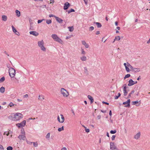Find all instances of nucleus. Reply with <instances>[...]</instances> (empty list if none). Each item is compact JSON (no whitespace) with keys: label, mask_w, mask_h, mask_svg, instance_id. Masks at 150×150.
<instances>
[{"label":"nucleus","mask_w":150,"mask_h":150,"mask_svg":"<svg viewBox=\"0 0 150 150\" xmlns=\"http://www.w3.org/2000/svg\"><path fill=\"white\" fill-rule=\"evenodd\" d=\"M51 37L55 41L61 44H63V41L56 34H53L51 35Z\"/></svg>","instance_id":"1"},{"label":"nucleus","mask_w":150,"mask_h":150,"mask_svg":"<svg viewBox=\"0 0 150 150\" xmlns=\"http://www.w3.org/2000/svg\"><path fill=\"white\" fill-rule=\"evenodd\" d=\"M23 117L22 114L21 113L17 112L14 115L13 120L15 121L19 120L22 119Z\"/></svg>","instance_id":"2"},{"label":"nucleus","mask_w":150,"mask_h":150,"mask_svg":"<svg viewBox=\"0 0 150 150\" xmlns=\"http://www.w3.org/2000/svg\"><path fill=\"white\" fill-rule=\"evenodd\" d=\"M38 47L40 48V49L43 52L46 51V48L44 46V42L43 40L39 41L38 42Z\"/></svg>","instance_id":"3"},{"label":"nucleus","mask_w":150,"mask_h":150,"mask_svg":"<svg viewBox=\"0 0 150 150\" xmlns=\"http://www.w3.org/2000/svg\"><path fill=\"white\" fill-rule=\"evenodd\" d=\"M60 92L64 97H67L69 95V93L68 91L64 88H61Z\"/></svg>","instance_id":"4"},{"label":"nucleus","mask_w":150,"mask_h":150,"mask_svg":"<svg viewBox=\"0 0 150 150\" xmlns=\"http://www.w3.org/2000/svg\"><path fill=\"white\" fill-rule=\"evenodd\" d=\"M9 73L11 78L13 77L16 75V71L13 68H10L9 69Z\"/></svg>","instance_id":"5"},{"label":"nucleus","mask_w":150,"mask_h":150,"mask_svg":"<svg viewBox=\"0 0 150 150\" xmlns=\"http://www.w3.org/2000/svg\"><path fill=\"white\" fill-rule=\"evenodd\" d=\"M60 116L61 117V120L59 116L57 117V120L60 123H63L64 121V118L63 115L62 114H60Z\"/></svg>","instance_id":"6"},{"label":"nucleus","mask_w":150,"mask_h":150,"mask_svg":"<svg viewBox=\"0 0 150 150\" xmlns=\"http://www.w3.org/2000/svg\"><path fill=\"white\" fill-rule=\"evenodd\" d=\"M26 121L25 120H24L20 123H18L16 124V126L20 128L21 127H23L25 126L26 125Z\"/></svg>","instance_id":"7"},{"label":"nucleus","mask_w":150,"mask_h":150,"mask_svg":"<svg viewBox=\"0 0 150 150\" xmlns=\"http://www.w3.org/2000/svg\"><path fill=\"white\" fill-rule=\"evenodd\" d=\"M130 100L129 99L127 101L123 102L122 104L123 105H125V107L129 108L130 106Z\"/></svg>","instance_id":"8"},{"label":"nucleus","mask_w":150,"mask_h":150,"mask_svg":"<svg viewBox=\"0 0 150 150\" xmlns=\"http://www.w3.org/2000/svg\"><path fill=\"white\" fill-rule=\"evenodd\" d=\"M141 133L140 132H138L134 136V138L136 140L139 139L140 137Z\"/></svg>","instance_id":"9"},{"label":"nucleus","mask_w":150,"mask_h":150,"mask_svg":"<svg viewBox=\"0 0 150 150\" xmlns=\"http://www.w3.org/2000/svg\"><path fill=\"white\" fill-rule=\"evenodd\" d=\"M132 103L133 105H135L137 106H139L141 104L140 100L139 101L137 100L132 101Z\"/></svg>","instance_id":"10"},{"label":"nucleus","mask_w":150,"mask_h":150,"mask_svg":"<svg viewBox=\"0 0 150 150\" xmlns=\"http://www.w3.org/2000/svg\"><path fill=\"white\" fill-rule=\"evenodd\" d=\"M80 59L83 62L86 61L87 59V57L85 55H82L80 57Z\"/></svg>","instance_id":"11"},{"label":"nucleus","mask_w":150,"mask_h":150,"mask_svg":"<svg viewBox=\"0 0 150 150\" xmlns=\"http://www.w3.org/2000/svg\"><path fill=\"white\" fill-rule=\"evenodd\" d=\"M81 43L82 44L85 46V47L86 48H88L89 47V45L87 43L86 41L84 40L82 41Z\"/></svg>","instance_id":"12"},{"label":"nucleus","mask_w":150,"mask_h":150,"mask_svg":"<svg viewBox=\"0 0 150 150\" xmlns=\"http://www.w3.org/2000/svg\"><path fill=\"white\" fill-rule=\"evenodd\" d=\"M70 6V4L69 3L67 2L65 3L64 4V10L67 9Z\"/></svg>","instance_id":"13"},{"label":"nucleus","mask_w":150,"mask_h":150,"mask_svg":"<svg viewBox=\"0 0 150 150\" xmlns=\"http://www.w3.org/2000/svg\"><path fill=\"white\" fill-rule=\"evenodd\" d=\"M30 35H33L37 36L39 35V33L35 31H31L29 32Z\"/></svg>","instance_id":"14"},{"label":"nucleus","mask_w":150,"mask_h":150,"mask_svg":"<svg viewBox=\"0 0 150 150\" xmlns=\"http://www.w3.org/2000/svg\"><path fill=\"white\" fill-rule=\"evenodd\" d=\"M116 147L113 142H111L110 143V149L112 150H114L116 149Z\"/></svg>","instance_id":"15"},{"label":"nucleus","mask_w":150,"mask_h":150,"mask_svg":"<svg viewBox=\"0 0 150 150\" xmlns=\"http://www.w3.org/2000/svg\"><path fill=\"white\" fill-rule=\"evenodd\" d=\"M129 83L128 85L129 86H131L134 85V81L132 79H130L128 81Z\"/></svg>","instance_id":"16"},{"label":"nucleus","mask_w":150,"mask_h":150,"mask_svg":"<svg viewBox=\"0 0 150 150\" xmlns=\"http://www.w3.org/2000/svg\"><path fill=\"white\" fill-rule=\"evenodd\" d=\"M18 138L20 140H26V137L24 135H20L18 137Z\"/></svg>","instance_id":"17"},{"label":"nucleus","mask_w":150,"mask_h":150,"mask_svg":"<svg viewBox=\"0 0 150 150\" xmlns=\"http://www.w3.org/2000/svg\"><path fill=\"white\" fill-rule=\"evenodd\" d=\"M55 18L56 20L59 23H62V22L63 21V20L62 19L57 17H55Z\"/></svg>","instance_id":"18"},{"label":"nucleus","mask_w":150,"mask_h":150,"mask_svg":"<svg viewBox=\"0 0 150 150\" xmlns=\"http://www.w3.org/2000/svg\"><path fill=\"white\" fill-rule=\"evenodd\" d=\"M38 99L39 100L42 101L44 99V97L42 95H39L38 96Z\"/></svg>","instance_id":"19"},{"label":"nucleus","mask_w":150,"mask_h":150,"mask_svg":"<svg viewBox=\"0 0 150 150\" xmlns=\"http://www.w3.org/2000/svg\"><path fill=\"white\" fill-rule=\"evenodd\" d=\"M132 70L135 72H137L140 71L139 68H134L133 67L132 69Z\"/></svg>","instance_id":"20"},{"label":"nucleus","mask_w":150,"mask_h":150,"mask_svg":"<svg viewBox=\"0 0 150 150\" xmlns=\"http://www.w3.org/2000/svg\"><path fill=\"white\" fill-rule=\"evenodd\" d=\"M16 15L18 17H19L21 16L20 12L18 10L15 11Z\"/></svg>","instance_id":"21"},{"label":"nucleus","mask_w":150,"mask_h":150,"mask_svg":"<svg viewBox=\"0 0 150 150\" xmlns=\"http://www.w3.org/2000/svg\"><path fill=\"white\" fill-rule=\"evenodd\" d=\"M88 98L90 100H91V103L93 102L94 100L93 99L91 96L88 95Z\"/></svg>","instance_id":"22"},{"label":"nucleus","mask_w":150,"mask_h":150,"mask_svg":"<svg viewBox=\"0 0 150 150\" xmlns=\"http://www.w3.org/2000/svg\"><path fill=\"white\" fill-rule=\"evenodd\" d=\"M124 65L125 67V69L126 71L127 72H129L130 71V69L127 66V64H126V63H124Z\"/></svg>","instance_id":"23"},{"label":"nucleus","mask_w":150,"mask_h":150,"mask_svg":"<svg viewBox=\"0 0 150 150\" xmlns=\"http://www.w3.org/2000/svg\"><path fill=\"white\" fill-rule=\"evenodd\" d=\"M2 20L4 21H6L7 20V17L6 16L2 15Z\"/></svg>","instance_id":"24"},{"label":"nucleus","mask_w":150,"mask_h":150,"mask_svg":"<svg viewBox=\"0 0 150 150\" xmlns=\"http://www.w3.org/2000/svg\"><path fill=\"white\" fill-rule=\"evenodd\" d=\"M84 73L86 75H88V71L87 68L86 67H85L84 68Z\"/></svg>","instance_id":"25"},{"label":"nucleus","mask_w":150,"mask_h":150,"mask_svg":"<svg viewBox=\"0 0 150 150\" xmlns=\"http://www.w3.org/2000/svg\"><path fill=\"white\" fill-rule=\"evenodd\" d=\"M5 90L4 87L2 86L0 88V92L2 93H3L5 92Z\"/></svg>","instance_id":"26"},{"label":"nucleus","mask_w":150,"mask_h":150,"mask_svg":"<svg viewBox=\"0 0 150 150\" xmlns=\"http://www.w3.org/2000/svg\"><path fill=\"white\" fill-rule=\"evenodd\" d=\"M120 39V37L119 36H117L115 37V38L114 39V41L113 42V43H114V42L115 40H117L119 41V40Z\"/></svg>","instance_id":"27"},{"label":"nucleus","mask_w":150,"mask_h":150,"mask_svg":"<svg viewBox=\"0 0 150 150\" xmlns=\"http://www.w3.org/2000/svg\"><path fill=\"white\" fill-rule=\"evenodd\" d=\"M134 91L133 90L130 93H129V94L128 95V96L127 97V98H129L131 96V95L134 93Z\"/></svg>","instance_id":"28"},{"label":"nucleus","mask_w":150,"mask_h":150,"mask_svg":"<svg viewBox=\"0 0 150 150\" xmlns=\"http://www.w3.org/2000/svg\"><path fill=\"white\" fill-rule=\"evenodd\" d=\"M94 23L96 24L98 28H100L102 26L101 23L99 22H95Z\"/></svg>","instance_id":"29"},{"label":"nucleus","mask_w":150,"mask_h":150,"mask_svg":"<svg viewBox=\"0 0 150 150\" xmlns=\"http://www.w3.org/2000/svg\"><path fill=\"white\" fill-rule=\"evenodd\" d=\"M50 133H48L46 135L45 137L48 140H49L50 138Z\"/></svg>","instance_id":"30"},{"label":"nucleus","mask_w":150,"mask_h":150,"mask_svg":"<svg viewBox=\"0 0 150 150\" xmlns=\"http://www.w3.org/2000/svg\"><path fill=\"white\" fill-rule=\"evenodd\" d=\"M81 54L82 55H85L86 54V52L84 51L83 49H81Z\"/></svg>","instance_id":"31"},{"label":"nucleus","mask_w":150,"mask_h":150,"mask_svg":"<svg viewBox=\"0 0 150 150\" xmlns=\"http://www.w3.org/2000/svg\"><path fill=\"white\" fill-rule=\"evenodd\" d=\"M68 28L69 29V31L70 32H72L74 30V28L73 26L69 27Z\"/></svg>","instance_id":"32"},{"label":"nucleus","mask_w":150,"mask_h":150,"mask_svg":"<svg viewBox=\"0 0 150 150\" xmlns=\"http://www.w3.org/2000/svg\"><path fill=\"white\" fill-rule=\"evenodd\" d=\"M33 146L35 147H38V143L37 142H33Z\"/></svg>","instance_id":"33"},{"label":"nucleus","mask_w":150,"mask_h":150,"mask_svg":"<svg viewBox=\"0 0 150 150\" xmlns=\"http://www.w3.org/2000/svg\"><path fill=\"white\" fill-rule=\"evenodd\" d=\"M5 79L4 77L3 76L0 79V83H2L4 81Z\"/></svg>","instance_id":"34"},{"label":"nucleus","mask_w":150,"mask_h":150,"mask_svg":"<svg viewBox=\"0 0 150 150\" xmlns=\"http://www.w3.org/2000/svg\"><path fill=\"white\" fill-rule=\"evenodd\" d=\"M127 66L131 70L133 67L128 62L127 63Z\"/></svg>","instance_id":"35"},{"label":"nucleus","mask_w":150,"mask_h":150,"mask_svg":"<svg viewBox=\"0 0 150 150\" xmlns=\"http://www.w3.org/2000/svg\"><path fill=\"white\" fill-rule=\"evenodd\" d=\"M127 66L131 70L133 67L128 62L127 63Z\"/></svg>","instance_id":"36"},{"label":"nucleus","mask_w":150,"mask_h":150,"mask_svg":"<svg viewBox=\"0 0 150 150\" xmlns=\"http://www.w3.org/2000/svg\"><path fill=\"white\" fill-rule=\"evenodd\" d=\"M64 130V126H62L61 127L59 128L58 129V130L59 132H61Z\"/></svg>","instance_id":"37"},{"label":"nucleus","mask_w":150,"mask_h":150,"mask_svg":"<svg viewBox=\"0 0 150 150\" xmlns=\"http://www.w3.org/2000/svg\"><path fill=\"white\" fill-rule=\"evenodd\" d=\"M118 96H115V99H117L120 96L121 94L120 93H118Z\"/></svg>","instance_id":"38"},{"label":"nucleus","mask_w":150,"mask_h":150,"mask_svg":"<svg viewBox=\"0 0 150 150\" xmlns=\"http://www.w3.org/2000/svg\"><path fill=\"white\" fill-rule=\"evenodd\" d=\"M12 30L13 31V32L14 33H16V32H17V30H16V29L14 27V26L13 25H12Z\"/></svg>","instance_id":"39"},{"label":"nucleus","mask_w":150,"mask_h":150,"mask_svg":"<svg viewBox=\"0 0 150 150\" xmlns=\"http://www.w3.org/2000/svg\"><path fill=\"white\" fill-rule=\"evenodd\" d=\"M52 23V21L50 20H46V23L48 24H50Z\"/></svg>","instance_id":"40"},{"label":"nucleus","mask_w":150,"mask_h":150,"mask_svg":"<svg viewBox=\"0 0 150 150\" xmlns=\"http://www.w3.org/2000/svg\"><path fill=\"white\" fill-rule=\"evenodd\" d=\"M130 76V75L129 74H127L126 75L124 78V79H125L126 78L129 77Z\"/></svg>","instance_id":"41"},{"label":"nucleus","mask_w":150,"mask_h":150,"mask_svg":"<svg viewBox=\"0 0 150 150\" xmlns=\"http://www.w3.org/2000/svg\"><path fill=\"white\" fill-rule=\"evenodd\" d=\"M74 11H75V10L74 9L71 8L70 10L68 11V13H69L72 12H74Z\"/></svg>","instance_id":"42"},{"label":"nucleus","mask_w":150,"mask_h":150,"mask_svg":"<svg viewBox=\"0 0 150 150\" xmlns=\"http://www.w3.org/2000/svg\"><path fill=\"white\" fill-rule=\"evenodd\" d=\"M116 131L115 130H111L110 131V133H111V134H115L116 133Z\"/></svg>","instance_id":"43"},{"label":"nucleus","mask_w":150,"mask_h":150,"mask_svg":"<svg viewBox=\"0 0 150 150\" xmlns=\"http://www.w3.org/2000/svg\"><path fill=\"white\" fill-rule=\"evenodd\" d=\"M94 29V28L93 26H91L89 28V31H92Z\"/></svg>","instance_id":"44"},{"label":"nucleus","mask_w":150,"mask_h":150,"mask_svg":"<svg viewBox=\"0 0 150 150\" xmlns=\"http://www.w3.org/2000/svg\"><path fill=\"white\" fill-rule=\"evenodd\" d=\"M7 150H12L13 149V148L11 146H9L7 148Z\"/></svg>","instance_id":"45"},{"label":"nucleus","mask_w":150,"mask_h":150,"mask_svg":"<svg viewBox=\"0 0 150 150\" xmlns=\"http://www.w3.org/2000/svg\"><path fill=\"white\" fill-rule=\"evenodd\" d=\"M45 20L44 19H42V20H38V23H40L42 22L43 21H44Z\"/></svg>","instance_id":"46"},{"label":"nucleus","mask_w":150,"mask_h":150,"mask_svg":"<svg viewBox=\"0 0 150 150\" xmlns=\"http://www.w3.org/2000/svg\"><path fill=\"white\" fill-rule=\"evenodd\" d=\"M14 105H15L13 103L11 102V103H10L8 105L10 107H12Z\"/></svg>","instance_id":"47"},{"label":"nucleus","mask_w":150,"mask_h":150,"mask_svg":"<svg viewBox=\"0 0 150 150\" xmlns=\"http://www.w3.org/2000/svg\"><path fill=\"white\" fill-rule=\"evenodd\" d=\"M21 133L22 134V135H25V132H24L23 129V130L22 129L21 130Z\"/></svg>","instance_id":"48"},{"label":"nucleus","mask_w":150,"mask_h":150,"mask_svg":"<svg viewBox=\"0 0 150 150\" xmlns=\"http://www.w3.org/2000/svg\"><path fill=\"white\" fill-rule=\"evenodd\" d=\"M124 95L125 96L127 95V92L126 90L123 91Z\"/></svg>","instance_id":"49"},{"label":"nucleus","mask_w":150,"mask_h":150,"mask_svg":"<svg viewBox=\"0 0 150 150\" xmlns=\"http://www.w3.org/2000/svg\"><path fill=\"white\" fill-rule=\"evenodd\" d=\"M116 136L115 135H113L111 137V139L112 140H113L115 139V137Z\"/></svg>","instance_id":"50"},{"label":"nucleus","mask_w":150,"mask_h":150,"mask_svg":"<svg viewBox=\"0 0 150 150\" xmlns=\"http://www.w3.org/2000/svg\"><path fill=\"white\" fill-rule=\"evenodd\" d=\"M85 130L86 132H87L88 133L89 132L90 130L89 129H87L86 128L85 129Z\"/></svg>","instance_id":"51"},{"label":"nucleus","mask_w":150,"mask_h":150,"mask_svg":"<svg viewBox=\"0 0 150 150\" xmlns=\"http://www.w3.org/2000/svg\"><path fill=\"white\" fill-rule=\"evenodd\" d=\"M26 141L27 143L29 144H31L33 143V142L28 141L27 140Z\"/></svg>","instance_id":"52"},{"label":"nucleus","mask_w":150,"mask_h":150,"mask_svg":"<svg viewBox=\"0 0 150 150\" xmlns=\"http://www.w3.org/2000/svg\"><path fill=\"white\" fill-rule=\"evenodd\" d=\"M28 97V95L27 94H26L23 96V97L24 98H27Z\"/></svg>","instance_id":"53"},{"label":"nucleus","mask_w":150,"mask_h":150,"mask_svg":"<svg viewBox=\"0 0 150 150\" xmlns=\"http://www.w3.org/2000/svg\"><path fill=\"white\" fill-rule=\"evenodd\" d=\"M3 146L1 145H0V150H3Z\"/></svg>","instance_id":"54"},{"label":"nucleus","mask_w":150,"mask_h":150,"mask_svg":"<svg viewBox=\"0 0 150 150\" xmlns=\"http://www.w3.org/2000/svg\"><path fill=\"white\" fill-rule=\"evenodd\" d=\"M49 16L50 17H54L55 18V17H56V16L52 15V14H50L49 15Z\"/></svg>","instance_id":"55"},{"label":"nucleus","mask_w":150,"mask_h":150,"mask_svg":"<svg viewBox=\"0 0 150 150\" xmlns=\"http://www.w3.org/2000/svg\"><path fill=\"white\" fill-rule=\"evenodd\" d=\"M97 117L98 119H100L101 117V115H99L97 116Z\"/></svg>","instance_id":"56"},{"label":"nucleus","mask_w":150,"mask_h":150,"mask_svg":"<svg viewBox=\"0 0 150 150\" xmlns=\"http://www.w3.org/2000/svg\"><path fill=\"white\" fill-rule=\"evenodd\" d=\"M50 4H53L54 3V0H50Z\"/></svg>","instance_id":"57"},{"label":"nucleus","mask_w":150,"mask_h":150,"mask_svg":"<svg viewBox=\"0 0 150 150\" xmlns=\"http://www.w3.org/2000/svg\"><path fill=\"white\" fill-rule=\"evenodd\" d=\"M120 29V28L119 27H117L116 29V30H119Z\"/></svg>","instance_id":"58"},{"label":"nucleus","mask_w":150,"mask_h":150,"mask_svg":"<svg viewBox=\"0 0 150 150\" xmlns=\"http://www.w3.org/2000/svg\"><path fill=\"white\" fill-rule=\"evenodd\" d=\"M100 33V31H97L96 32V35H98V34H99Z\"/></svg>","instance_id":"59"},{"label":"nucleus","mask_w":150,"mask_h":150,"mask_svg":"<svg viewBox=\"0 0 150 150\" xmlns=\"http://www.w3.org/2000/svg\"><path fill=\"white\" fill-rule=\"evenodd\" d=\"M16 33V35H18V36H19L20 35L19 33L17 31V32H16V33Z\"/></svg>","instance_id":"60"},{"label":"nucleus","mask_w":150,"mask_h":150,"mask_svg":"<svg viewBox=\"0 0 150 150\" xmlns=\"http://www.w3.org/2000/svg\"><path fill=\"white\" fill-rule=\"evenodd\" d=\"M61 150H67L66 148L65 147H64Z\"/></svg>","instance_id":"61"},{"label":"nucleus","mask_w":150,"mask_h":150,"mask_svg":"<svg viewBox=\"0 0 150 150\" xmlns=\"http://www.w3.org/2000/svg\"><path fill=\"white\" fill-rule=\"evenodd\" d=\"M7 67L8 68H9V69L10 67V64H7Z\"/></svg>","instance_id":"62"},{"label":"nucleus","mask_w":150,"mask_h":150,"mask_svg":"<svg viewBox=\"0 0 150 150\" xmlns=\"http://www.w3.org/2000/svg\"><path fill=\"white\" fill-rule=\"evenodd\" d=\"M109 114L110 115V116H111V115H112V112L111 110H110V111L109 112Z\"/></svg>","instance_id":"63"},{"label":"nucleus","mask_w":150,"mask_h":150,"mask_svg":"<svg viewBox=\"0 0 150 150\" xmlns=\"http://www.w3.org/2000/svg\"><path fill=\"white\" fill-rule=\"evenodd\" d=\"M150 43V38H149V40L147 41V44H149Z\"/></svg>","instance_id":"64"}]
</instances>
